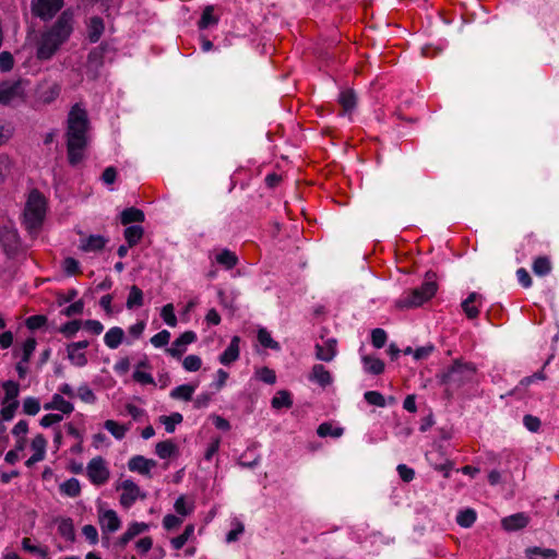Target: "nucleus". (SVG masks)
<instances>
[{
	"mask_svg": "<svg viewBox=\"0 0 559 559\" xmlns=\"http://www.w3.org/2000/svg\"><path fill=\"white\" fill-rule=\"evenodd\" d=\"M88 117L79 104L72 106L67 120V155L72 167L79 165L85 157L87 147Z\"/></svg>",
	"mask_w": 559,
	"mask_h": 559,
	"instance_id": "f257e3e1",
	"label": "nucleus"
},
{
	"mask_svg": "<svg viewBox=\"0 0 559 559\" xmlns=\"http://www.w3.org/2000/svg\"><path fill=\"white\" fill-rule=\"evenodd\" d=\"M72 31V15L63 11L50 27L41 32L36 45V58L40 61L50 60L69 39Z\"/></svg>",
	"mask_w": 559,
	"mask_h": 559,
	"instance_id": "f03ea898",
	"label": "nucleus"
},
{
	"mask_svg": "<svg viewBox=\"0 0 559 559\" xmlns=\"http://www.w3.org/2000/svg\"><path fill=\"white\" fill-rule=\"evenodd\" d=\"M438 276L432 270L425 273L420 286L405 290L395 301L399 309H413L423 306L433 298L438 292Z\"/></svg>",
	"mask_w": 559,
	"mask_h": 559,
	"instance_id": "7ed1b4c3",
	"label": "nucleus"
},
{
	"mask_svg": "<svg viewBox=\"0 0 559 559\" xmlns=\"http://www.w3.org/2000/svg\"><path fill=\"white\" fill-rule=\"evenodd\" d=\"M46 216V199L38 191L33 190L27 199L23 213V225L28 233L38 231Z\"/></svg>",
	"mask_w": 559,
	"mask_h": 559,
	"instance_id": "20e7f679",
	"label": "nucleus"
},
{
	"mask_svg": "<svg viewBox=\"0 0 559 559\" xmlns=\"http://www.w3.org/2000/svg\"><path fill=\"white\" fill-rule=\"evenodd\" d=\"M477 372V367L471 361L464 359H455L453 364L442 372L441 381L447 384L461 386L467 382H472Z\"/></svg>",
	"mask_w": 559,
	"mask_h": 559,
	"instance_id": "39448f33",
	"label": "nucleus"
},
{
	"mask_svg": "<svg viewBox=\"0 0 559 559\" xmlns=\"http://www.w3.org/2000/svg\"><path fill=\"white\" fill-rule=\"evenodd\" d=\"M0 245L8 257H14L21 248V238L12 223L0 227Z\"/></svg>",
	"mask_w": 559,
	"mask_h": 559,
	"instance_id": "423d86ee",
	"label": "nucleus"
},
{
	"mask_svg": "<svg viewBox=\"0 0 559 559\" xmlns=\"http://www.w3.org/2000/svg\"><path fill=\"white\" fill-rule=\"evenodd\" d=\"M109 49L108 43H102L94 47L87 55L86 74L90 79L96 80L105 63V55Z\"/></svg>",
	"mask_w": 559,
	"mask_h": 559,
	"instance_id": "0eeeda50",
	"label": "nucleus"
},
{
	"mask_svg": "<svg viewBox=\"0 0 559 559\" xmlns=\"http://www.w3.org/2000/svg\"><path fill=\"white\" fill-rule=\"evenodd\" d=\"M63 3V0H32V14L41 21H49L62 9Z\"/></svg>",
	"mask_w": 559,
	"mask_h": 559,
	"instance_id": "6e6552de",
	"label": "nucleus"
},
{
	"mask_svg": "<svg viewBox=\"0 0 559 559\" xmlns=\"http://www.w3.org/2000/svg\"><path fill=\"white\" fill-rule=\"evenodd\" d=\"M86 474L91 483L95 486L106 484L110 476L106 461L102 456L93 457L88 462L86 466Z\"/></svg>",
	"mask_w": 559,
	"mask_h": 559,
	"instance_id": "1a4fd4ad",
	"label": "nucleus"
},
{
	"mask_svg": "<svg viewBox=\"0 0 559 559\" xmlns=\"http://www.w3.org/2000/svg\"><path fill=\"white\" fill-rule=\"evenodd\" d=\"M98 522L103 533V539L108 542L109 537L106 534L117 532L121 526V521L114 510H105L99 512Z\"/></svg>",
	"mask_w": 559,
	"mask_h": 559,
	"instance_id": "9d476101",
	"label": "nucleus"
},
{
	"mask_svg": "<svg viewBox=\"0 0 559 559\" xmlns=\"http://www.w3.org/2000/svg\"><path fill=\"white\" fill-rule=\"evenodd\" d=\"M121 488L122 493L120 496V503L122 507L127 509L130 508L136 501L138 498H145L144 493L141 495L139 486L130 479H126L121 484Z\"/></svg>",
	"mask_w": 559,
	"mask_h": 559,
	"instance_id": "9b49d317",
	"label": "nucleus"
},
{
	"mask_svg": "<svg viewBox=\"0 0 559 559\" xmlns=\"http://www.w3.org/2000/svg\"><path fill=\"white\" fill-rule=\"evenodd\" d=\"M148 528V524L144 522H132L129 524L127 531L117 539L116 545L120 548H124L129 542L146 532Z\"/></svg>",
	"mask_w": 559,
	"mask_h": 559,
	"instance_id": "f8f14e48",
	"label": "nucleus"
},
{
	"mask_svg": "<svg viewBox=\"0 0 559 559\" xmlns=\"http://www.w3.org/2000/svg\"><path fill=\"white\" fill-rule=\"evenodd\" d=\"M108 239L102 235H90L85 239H81L79 248L84 252H98L102 251Z\"/></svg>",
	"mask_w": 559,
	"mask_h": 559,
	"instance_id": "ddd939ff",
	"label": "nucleus"
},
{
	"mask_svg": "<svg viewBox=\"0 0 559 559\" xmlns=\"http://www.w3.org/2000/svg\"><path fill=\"white\" fill-rule=\"evenodd\" d=\"M156 462L151 459H145L142 455H135L130 459L128 467L132 472H138L142 475H150L151 469L156 466Z\"/></svg>",
	"mask_w": 559,
	"mask_h": 559,
	"instance_id": "4468645a",
	"label": "nucleus"
},
{
	"mask_svg": "<svg viewBox=\"0 0 559 559\" xmlns=\"http://www.w3.org/2000/svg\"><path fill=\"white\" fill-rule=\"evenodd\" d=\"M309 380L318 383L322 388H325L332 383L333 378L324 366L319 364L312 367Z\"/></svg>",
	"mask_w": 559,
	"mask_h": 559,
	"instance_id": "2eb2a0df",
	"label": "nucleus"
},
{
	"mask_svg": "<svg viewBox=\"0 0 559 559\" xmlns=\"http://www.w3.org/2000/svg\"><path fill=\"white\" fill-rule=\"evenodd\" d=\"M481 296L475 292L471 293L468 297L462 301L461 306L468 319H476L479 314L477 302L480 304Z\"/></svg>",
	"mask_w": 559,
	"mask_h": 559,
	"instance_id": "dca6fc26",
	"label": "nucleus"
},
{
	"mask_svg": "<svg viewBox=\"0 0 559 559\" xmlns=\"http://www.w3.org/2000/svg\"><path fill=\"white\" fill-rule=\"evenodd\" d=\"M105 29L104 20L100 16H92L87 25V38L91 43H97Z\"/></svg>",
	"mask_w": 559,
	"mask_h": 559,
	"instance_id": "f3484780",
	"label": "nucleus"
},
{
	"mask_svg": "<svg viewBox=\"0 0 559 559\" xmlns=\"http://www.w3.org/2000/svg\"><path fill=\"white\" fill-rule=\"evenodd\" d=\"M144 221V212L134 206L127 207L120 213V223L124 226H128L132 223H143Z\"/></svg>",
	"mask_w": 559,
	"mask_h": 559,
	"instance_id": "a211bd4d",
	"label": "nucleus"
},
{
	"mask_svg": "<svg viewBox=\"0 0 559 559\" xmlns=\"http://www.w3.org/2000/svg\"><path fill=\"white\" fill-rule=\"evenodd\" d=\"M215 7L210 4L203 9L200 20L198 21L199 29H206L211 26L217 25L219 17L214 14Z\"/></svg>",
	"mask_w": 559,
	"mask_h": 559,
	"instance_id": "6ab92c4d",
	"label": "nucleus"
},
{
	"mask_svg": "<svg viewBox=\"0 0 559 559\" xmlns=\"http://www.w3.org/2000/svg\"><path fill=\"white\" fill-rule=\"evenodd\" d=\"M528 519L523 513H516L502 519L501 524L506 531H516L527 525Z\"/></svg>",
	"mask_w": 559,
	"mask_h": 559,
	"instance_id": "aec40b11",
	"label": "nucleus"
},
{
	"mask_svg": "<svg viewBox=\"0 0 559 559\" xmlns=\"http://www.w3.org/2000/svg\"><path fill=\"white\" fill-rule=\"evenodd\" d=\"M45 409H56L62 414H71L74 409L72 403L66 401L60 394H55L49 403L44 405Z\"/></svg>",
	"mask_w": 559,
	"mask_h": 559,
	"instance_id": "412c9836",
	"label": "nucleus"
},
{
	"mask_svg": "<svg viewBox=\"0 0 559 559\" xmlns=\"http://www.w3.org/2000/svg\"><path fill=\"white\" fill-rule=\"evenodd\" d=\"M338 103L344 112H352L357 105V95L354 90L347 88L340 93Z\"/></svg>",
	"mask_w": 559,
	"mask_h": 559,
	"instance_id": "4be33fe9",
	"label": "nucleus"
},
{
	"mask_svg": "<svg viewBox=\"0 0 559 559\" xmlns=\"http://www.w3.org/2000/svg\"><path fill=\"white\" fill-rule=\"evenodd\" d=\"M124 340V331L119 326L110 328L105 336L104 342L107 347L114 349L117 348Z\"/></svg>",
	"mask_w": 559,
	"mask_h": 559,
	"instance_id": "5701e85b",
	"label": "nucleus"
},
{
	"mask_svg": "<svg viewBox=\"0 0 559 559\" xmlns=\"http://www.w3.org/2000/svg\"><path fill=\"white\" fill-rule=\"evenodd\" d=\"M361 360L364 364V369L368 373L377 376L384 371V362L373 355H365L362 356Z\"/></svg>",
	"mask_w": 559,
	"mask_h": 559,
	"instance_id": "b1692460",
	"label": "nucleus"
},
{
	"mask_svg": "<svg viewBox=\"0 0 559 559\" xmlns=\"http://www.w3.org/2000/svg\"><path fill=\"white\" fill-rule=\"evenodd\" d=\"M143 235L144 229L140 225L128 226L123 231L124 239L130 248L136 246L141 241Z\"/></svg>",
	"mask_w": 559,
	"mask_h": 559,
	"instance_id": "393cba45",
	"label": "nucleus"
},
{
	"mask_svg": "<svg viewBox=\"0 0 559 559\" xmlns=\"http://www.w3.org/2000/svg\"><path fill=\"white\" fill-rule=\"evenodd\" d=\"M25 326L28 331L48 330V318L45 314H34L25 319Z\"/></svg>",
	"mask_w": 559,
	"mask_h": 559,
	"instance_id": "a878e982",
	"label": "nucleus"
},
{
	"mask_svg": "<svg viewBox=\"0 0 559 559\" xmlns=\"http://www.w3.org/2000/svg\"><path fill=\"white\" fill-rule=\"evenodd\" d=\"M551 262L548 257L540 255L534 259L532 270L537 276H546L551 272Z\"/></svg>",
	"mask_w": 559,
	"mask_h": 559,
	"instance_id": "bb28decb",
	"label": "nucleus"
},
{
	"mask_svg": "<svg viewBox=\"0 0 559 559\" xmlns=\"http://www.w3.org/2000/svg\"><path fill=\"white\" fill-rule=\"evenodd\" d=\"M528 559H556L557 551L551 548L531 547L525 550Z\"/></svg>",
	"mask_w": 559,
	"mask_h": 559,
	"instance_id": "cd10ccee",
	"label": "nucleus"
},
{
	"mask_svg": "<svg viewBox=\"0 0 559 559\" xmlns=\"http://www.w3.org/2000/svg\"><path fill=\"white\" fill-rule=\"evenodd\" d=\"M271 405L274 409L290 408L293 406L292 395L286 390L278 391L272 399Z\"/></svg>",
	"mask_w": 559,
	"mask_h": 559,
	"instance_id": "c85d7f7f",
	"label": "nucleus"
},
{
	"mask_svg": "<svg viewBox=\"0 0 559 559\" xmlns=\"http://www.w3.org/2000/svg\"><path fill=\"white\" fill-rule=\"evenodd\" d=\"M216 262L226 270H231L237 265L238 257L233 251L224 249L216 255Z\"/></svg>",
	"mask_w": 559,
	"mask_h": 559,
	"instance_id": "c756f323",
	"label": "nucleus"
},
{
	"mask_svg": "<svg viewBox=\"0 0 559 559\" xmlns=\"http://www.w3.org/2000/svg\"><path fill=\"white\" fill-rule=\"evenodd\" d=\"M58 533L67 540H75V531L73 521L70 518L62 519L58 525Z\"/></svg>",
	"mask_w": 559,
	"mask_h": 559,
	"instance_id": "7c9ffc66",
	"label": "nucleus"
},
{
	"mask_svg": "<svg viewBox=\"0 0 559 559\" xmlns=\"http://www.w3.org/2000/svg\"><path fill=\"white\" fill-rule=\"evenodd\" d=\"M126 306L128 309H134L143 306V292L136 285L130 287L129 296Z\"/></svg>",
	"mask_w": 559,
	"mask_h": 559,
	"instance_id": "2f4dec72",
	"label": "nucleus"
},
{
	"mask_svg": "<svg viewBox=\"0 0 559 559\" xmlns=\"http://www.w3.org/2000/svg\"><path fill=\"white\" fill-rule=\"evenodd\" d=\"M344 429L342 427H334L331 423H322L317 429V433L321 438L333 437L338 438L343 435Z\"/></svg>",
	"mask_w": 559,
	"mask_h": 559,
	"instance_id": "473e14b6",
	"label": "nucleus"
},
{
	"mask_svg": "<svg viewBox=\"0 0 559 559\" xmlns=\"http://www.w3.org/2000/svg\"><path fill=\"white\" fill-rule=\"evenodd\" d=\"M177 451L176 444L171 440L160 441L155 447V452L160 459H168Z\"/></svg>",
	"mask_w": 559,
	"mask_h": 559,
	"instance_id": "72a5a7b5",
	"label": "nucleus"
},
{
	"mask_svg": "<svg viewBox=\"0 0 559 559\" xmlns=\"http://www.w3.org/2000/svg\"><path fill=\"white\" fill-rule=\"evenodd\" d=\"M195 391V386L191 384H182L175 388L170 392V396L176 400L190 401Z\"/></svg>",
	"mask_w": 559,
	"mask_h": 559,
	"instance_id": "f704fd0d",
	"label": "nucleus"
},
{
	"mask_svg": "<svg viewBox=\"0 0 559 559\" xmlns=\"http://www.w3.org/2000/svg\"><path fill=\"white\" fill-rule=\"evenodd\" d=\"M60 491L69 497H78L81 492V485L76 478H70L60 485Z\"/></svg>",
	"mask_w": 559,
	"mask_h": 559,
	"instance_id": "c9c22d12",
	"label": "nucleus"
},
{
	"mask_svg": "<svg viewBox=\"0 0 559 559\" xmlns=\"http://www.w3.org/2000/svg\"><path fill=\"white\" fill-rule=\"evenodd\" d=\"M19 84H11L0 88V104L8 105L19 94Z\"/></svg>",
	"mask_w": 559,
	"mask_h": 559,
	"instance_id": "e433bc0d",
	"label": "nucleus"
},
{
	"mask_svg": "<svg viewBox=\"0 0 559 559\" xmlns=\"http://www.w3.org/2000/svg\"><path fill=\"white\" fill-rule=\"evenodd\" d=\"M197 340V334L193 331H186L181 333L174 342L169 349H181L190 345Z\"/></svg>",
	"mask_w": 559,
	"mask_h": 559,
	"instance_id": "4c0bfd02",
	"label": "nucleus"
},
{
	"mask_svg": "<svg viewBox=\"0 0 559 559\" xmlns=\"http://www.w3.org/2000/svg\"><path fill=\"white\" fill-rule=\"evenodd\" d=\"M258 342L261 346L271 349H278L280 345L275 342L270 332L265 328H260L258 331Z\"/></svg>",
	"mask_w": 559,
	"mask_h": 559,
	"instance_id": "58836bf2",
	"label": "nucleus"
},
{
	"mask_svg": "<svg viewBox=\"0 0 559 559\" xmlns=\"http://www.w3.org/2000/svg\"><path fill=\"white\" fill-rule=\"evenodd\" d=\"M476 521V512L473 509H465L456 516V522L462 527H471Z\"/></svg>",
	"mask_w": 559,
	"mask_h": 559,
	"instance_id": "ea45409f",
	"label": "nucleus"
},
{
	"mask_svg": "<svg viewBox=\"0 0 559 559\" xmlns=\"http://www.w3.org/2000/svg\"><path fill=\"white\" fill-rule=\"evenodd\" d=\"M183 417L180 413H173L169 416H160L159 421L164 424L167 432L171 433L175 431L176 425L182 421Z\"/></svg>",
	"mask_w": 559,
	"mask_h": 559,
	"instance_id": "a19ab883",
	"label": "nucleus"
},
{
	"mask_svg": "<svg viewBox=\"0 0 559 559\" xmlns=\"http://www.w3.org/2000/svg\"><path fill=\"white\" fill-rule=\"evenodd\" d=\"M3 390H4V393H5V396H4V400H3V404H5L8 402L16 401V397H17L19 392H20L19 383L9 380V381L3 383Z\"/></svg>",
	"mask_w": 559,
	"mask_h": 559,
	"instance_id": "79ce46f5",
	"label": "nucleus"
},
{
	"mask_svg": "<svg viewBox=\"0 0 559 559\" xmlns=\"http://www.w3.org/2000/svg\"><path fill=\"white\" fill-rule=\"evenodd\" d=\"M145 329L144 321H138L135 324L131 325L128 330V337L126 338V345L132 346L133 340H138Z\"/></svg>",
	"mask_w": 559,
	"mask_h": 559,
	"instance_id": "37998d69",
	"label": "nucleus"
},
{
	"mask_svg": "<svg viewBox=\"0 0 559 559\" xmlns=\"http://www.w3.org/2000/svg\"><path fill=\"white\" fill-rule=\"evenodd\" d=\"M386 340L388 334L383 329L377 328L371 331V344L377 349L382 348L385 345Z\"/></svg>",
	"mask_w": 559,
	"mask_h": 559,
	"instance_id": "c03bdc74",
	"label": "nucleus"
},
{
	"mask_svg": "<svg viewBox=\"0 0 559 559\" xmlns=\"http://www.w3.org/2000/svg\"><path fill=\"white\" fill-rule=\"evenodd\" d=\"M31 445L32 449L34 450V454L44 460L47 445L46 438L43 435H37L32 440Z\"/></svg>",
	"mask_w": 559,
	"mask_h": 559,
	"instance_id": "a18cd8bd",
	"label": "nucleus"
},
{
	"mask_svg": "<svg viewBox=\"0 0 559 559\" xmlns=\"http://www.w3.org/2000/svg\"><path fill=\"white\" fill-rule=\"evenodd\" d=\"M160 317L164 322L169 326H175L177 324V318L175 314V308L173 304H167L162 308Z\"/></svg>",
	"mask_w": 559,
	"mask_h": 559,
	"instance_id": "49530a36",
	"label": "nucleus"
},
{
	"mask_svg": "<svg viewBox=\"0 0 559 559\" xmlns=\"http://www.w3.org/2000/svg\"><path fill=\"white\" fill-rule=\"evenodd\" d=\"M170 340V332L167 330H163L158 332L157 334L153 335L150 340V343L155 348H162L168 345Z\"/></svg>",
	"mask_w": 559,
	"mask_h": 559,
	"instance_id": "de8ad7c7",
	"label": "nucleus"
},
{
	"mask_svg": "<svg viewBox=\"0 0 559 559\" xmlns=\"http://www.w3.org/2000/svg\"><path fill=\"white\" fill-rule=\"evenodd\" d=\"M104 427L117 439H122L127 432L126 427L111 419L106 420Z\"/></svg>",
	"mask_w": 559,
	"mask_h": 559,
	"instance_id": "09e8293b",
	"label": "nucleus"
},
{
	"mask_svg": "<svg viewBox=\"0 0 559 559\" xmlns=\"http://www.w3.org/2000/svg\"><path fill=\"white\" fill-rule=\"evenodd\" d=\"M365 400L368 404L374 405L378 407H384L385 406V399L384 396L378 392V391H367L364 394Z\"/></svg>",
	"mask_w": 559,
	"mask_h": 559,
	"instance_id": "8fccbe9b",
	"label": "nucleus"
},
{
	"mask_svg": "<svg viewBox=\"0 0 559 559\" xmlns=\"http://www.w3.org/2000/svg\"><path fill=\"white\" fill-rule=\"evenodd\" d=\"M22 548L25 551H28L31 554H37V555L41 556L43 558H46L48 556L47 548H40L38 546L33 545L31 538H28V537H24L22 539Z\"/></svg>",
	"mask_w": 559,
	"mask_h": 559,
	"instance_id": "3c124183",
	"label": "nucleus"
},
{
	"mask_svg": "<svg viewBox=\"0 0 559 559\" xmlns=\"http://www.w3.org/2000/svg\"><path fill=\"white\" fill-rule=\"evenodd\" d=\"M81 329V321L72 320L60 328V332L68 338H71Z\"/></svg>",
	"mask_w": 559,
	"mask_h": 559,
	"instance_id": "603ef678",
	"label": "nucleus"
},
{
	"mask_svg": "<svg viewBox=\"0 0 559 559\" xmlns=\"http://www.w3.org/2000/svg\"><path fill=\"white\" fill-rule=\"evenodd\" d=\"M40 409L39 401L35 397H26L23 402V412L27 415L34 416Z\"/></svg>",
	"mask_w": 559,
	"mask_h": 559,
	"instance_id": "864d4df0",
	"label": "nucleus"
},
{
	"mask_svg": "<svg viewBox=\"0 0 559 559\" xmlns=\"http://www.w3.org/2000/svg\"><path fill=\"white\" fill-rule=\"evenodd\" d=\"M545 379H546V374L544 373V371L543 370L537 371V372H535L534 374H532L530 377L523 378L520 381V384L510 394L519 392L522 386L526 388L527 385H530L531 383H533L536 380H545Z\"/></svg>",
	"mask_w": 559,
	"mask_h": 559,
	"instance_id": "5fc2aeb1",
	"label": "nucleus"
},
{
	"mask_svg": "<svg viewBox=\"0 0 559 559\" xmlns=\"http://www.w3.org/2000/svg\"><path fill=\"white\" fill-rule=\"evenodd\" d=\"M63 270L67 275L70 276L81 273L79 261L72 257H68L63 260Z\"/></svg>",
	"mask_w": 559,
	"mask_h": 559,
	"instance_id": "6e6d98bb",
	"label": "nucleus"
},
{
	"mask_svg": "<svg viewBox=\"0 0 559 559\" xmlns=\"http://www.w3.org/2000/svg\"><path fill=\"white\" fill-rule=\"evenodd\" d=\"M174 508L178 514L186 516L192 512L193 504L192 503L187 504L186 498L183 496H180L176 500Z\"/></svg>",
	"mask_w": 559,
	"mask_h": 559,
	"instance_id": "4d7b16f0",
	"label": "nucleus"
},
{
	"mask_svg": "<svg viewBox=\"0 0 559 559\" xmlns=\"http://www.w3.org/2000/svg\"><path fill=\"white\" fill-rule=\"evenodd\" d=\"M258 379L267 384H274L276 381V374L272 369L267 367L260 368L257 371Z\"/></svg>",
	"mask_w": 559,
	"mask_h": 559,
	"instance_id": "13d9d810",
	"label": "nucleus"
},
{
	"mask_svg": "<svg viewBox=\"0 0 559 559\" xmlns=\"http://www.w3.org/2000/svg\"><path fill=\"white\" fill-rule=\"evenodd\" d=\"M32 353L33 352H23V356L16 365V371L21 379L25 378V376L28 371L27 364L31 359Z\"/></svg>",
	"mask_w": 559,
	"mask_h": 559,
	"instance_id": "bf43d9fd",
	"label": "nucleus"
},
{
	"mask_svg": "<svg viewBox=\"0 0 559 559\" xmlns=\"http://www.w3.org/2000/svg\"><path fill=\"white\" fill-rule=\"evenodd\" d=\"M201 358L197 355H189L183 360V367L188 371H197L201 368Z\"/></svg>",
	"mask_w": 559,
	"mask_h": 559,
	"instance_id": "052dcab7",
	"label": "nucleus"
},
{
	"mask_svg": "<svg viewBox=\"0 0 559 559\" xmlns=\"http://www.w3.org/2000/svg\"><path fill=\"white\" fill-rule=\"evenodd\" d=\"M82 534L90 542V544L95 545L98 543V532L96 527L92 524H86L82 527Z\"/></svg>",
	"mask_w": 559,
	"mask_h": 559,
	"instance_id": "680f3d73",
	"label": "nucleus"
},
{
	"mask_svg": "<svg viewBox=\"0 0 559 559\" xmlns=\"http://www.w3.org/2000/svg\"><path fill=\"white\" fill-rule=\"evenodd\" d=\"M14 66L13 56L9 51H2L0 53V70L2 72H8L12 70Z\"/></svg>",
	"mask_w": 559,
	"mask_h": 559,
	"instance_id": "e2e57ef3",
	"label": "nucleus"
},
{
	"mask_svg": "<svg viewBox=\"0 0 559 559\" xmlns=\"http://www.w3.org/2000/svg\"><path fill=\"white\" fill-rule=\"evenodd\" d=\"M523 424L527 430L532 432H537L540 428V419L533 415H525L523 418Z\"/></svg>",
	"mask_w": 559,
	"mask_h": 559,
	"instance_id": "0e129e2a",
	"label": "nucleus"
},
{
	"mask_svg": "<svg viewBox=\"0 0 559 559\" xmlns=\"http://www.w3.org/2000/svg\"><path fill=\"white\" fill-rule=\"evenodd\" d=\"M19 407V402L17 401H13V402H9L8 405L3 406L1 408V417L3 420H11L13 417H14V414H15V411L16 408Z\"/></svg>",
	"mask_w": 559,
	"mask_h": 559,
	"instance_id": "69168bd1",
	"label": "nucleus"
},
{
	"mask_svg": "<svg viewBox=\"0 0 559 559\" xmlns=\"http://www.w3.org/2000/svg\"><path fill=\"white\" fill-rule=\"evenodd\" d=\"M83 309H84L83 300H76V301L72 302L70 306H68L67 308H64L62 310V314H64L67 317H73L75 314L82 313Z\"/></svg>",
	"mask_w": 559,
	"mask_h": 559,
	"instance_id": "338daca9",
	"label": "nucleus"
},
{
	"mask_svg": "<svg viewBox=\"0 0 559 559\" xmlns=\"http://www.w3.org/2000/svg\"><path fill=\"white\" fill-rule=\"evenodd\" d=\"M396 469H397L399 476L405 483L412 481L415 477L414 469L408 467L405 464H400Z\"/></svg>",
	"mask_w": 559,
	"mask_h": 559,
	"instance_id": "774afa93",
	"label": "nucleus"
}]
</instances>
